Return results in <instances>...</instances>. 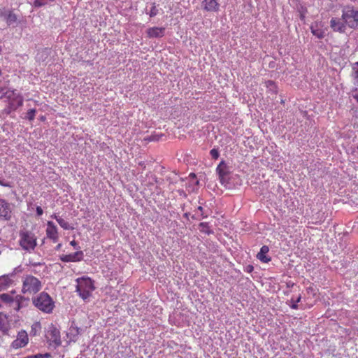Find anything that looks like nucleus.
I'll return each instance as SVG.
<instances>
[{
    "label": "nucleus",
    "instance_id": "obj_1",
    "mask_svg": "<svg viewBox=\"0 0 358 358\" xmlns=\"http://www.w3.org/2000/svg\"><path fill=\"white\" fill-rule=\"evenodd\" d=\"M33 305L40 311L50 314L52 313L55 305L52 297L46 292H42L32 298Z\"/></svg>",
    "mask_w": 358,
    "mask_h": 358
},
{
    "label": "nucleus",
    "instance_id": "obj_2",
    "mask_svg": "<svg viewBox=\"0 0 358 358\" xmlns=\"http://www.w3.org/2000/svg\"><path fill=\"white\" fill-rule=\"evenodd\" d=\"M3 97L7 102V107L6 108L7 113L16 110L23 105V97L15 90L6 91Z\"/></svg>",
    "mask_w": 358,
    "mask_h": 358
},
{
    "label": "nucleus",
    "instance_id": "obj_3",
    "mask_svg": "<svg viewBox=\"0 0 358 358\" xmlns=\"http://www.w3.org/2000/svg\"><path fill=\"white\" fill-rule=\"evenodd\" d=\"M42 288L41 281L31 275H25L22 278V292L24 294H34Z\"/></svg>",
    "mask_w": 358,
    "mask_h": 358
},
{
    "label": "nucleus",
    "instance_id": "obj_4",
    "mask_svg": "<svg viewBox=\"0 0 358 358\" xmlns=\"http://www.w3.org/2000/svg\"><path fill=\"white\" fill-rule=\"evenodd\" d=\"M19 245L26 251H34L37 245V238L35 234L28 230H22L19 233Z\"/></svg>",
    "mask_w": 358,
    "mask_h": 358
},
{
    "label": "nucleus",
    "instance_id": "obj_5",
    "mask_svg": "<svg viewBox=\"0 0 358 358\" xmlns=\"http://www.w3.org/2000/svg\"><path fill=\"white\" fill-rule=\"evenodd\" d=\"M93 281L90 278H81L77 280L76 292L83 299H87L94 290Z\"/></svg>",
    "mask_w": 358,
    "mask_h": 358
},
{
    "label": "nucleus",
    "instance_id": "obj_6",
    "mask_svg": "<svg viewBox=\"0 0 358 358\" xmlns=\"http://www.w3.org/2000/svg\"><path fill=\"white\" fill-rule=\"evenodd\" d=\"M24 297L22 295L4 293L0 295V307L5 305L11 310L18 311L21 308V303Z\"/></svg>",
    "mask_w": 358,
    "mask_h": 358
},
{
    "label": "nucleus",
    "instance_id": "obj_7",
    "mask_svg": "<svg viewBox=\"0 0 358 358\" xmlns=\"http://www.w3.org/2000/svg\"><path fill=\"white\" fill-rule=\"evenodd\" d=\"M342 19L349 27L352 29L358 27V10L353 6H348L343 8Z\"/></svg>",
    "mask_w": 358,
    "mask_h": 358
},
{
    "label": "nucleus",
    "instance_id": "obj_8",
    "mask_svg": "<svg viewBox=\"0 0 358 358\" xmlns=\"http://www.w3.org/2000/svg\"><path fill=\"white\" fill-rule=\"evenodd\" d=\"M46 338L50 344L53 343L59 346L62 343L59 330L55 326L51 325L46 333Z\"/></svg>",
    "mask_w": 358,
    "mask_h": 358
},
{
    "label": "nucleus",
    "instance_id": "obj_9",
    "mask_svg": "<svg viewBox=\"0 0 358 358\" xmlns=\"http://www.w3.org/2000/svg\"><path fill=\"white\" fill-rule=\"evenodd\" d=\"M29 343V336L26 331L21 330L17 333L16 339L11 343V348L19 349L26 346Z\"/></svg>",
    "mask_w": 358,
    "mask_h": 358
},
{
    "label": "nucleus",
    "instance_id": "obj_10",
    "mask_svg": "<svg viewBox=\"0 0 358 358\" xmlns=\"http://www.w3.org/2000/svg\"><path fill=\"white\" fill-rule=\"evenodd\" d=\"M216 172L218 174L220 182L223 184L227 181V178L231 173L230 167L225 161L222 160L216 168Z\"/></svg>",
    "mask_w": 358,
    "mask_h": 358
},
{
    "label": "nucleus",
    "instance_id": "obj_11",
    "mask_svg": "<svg viewBox=\"0 0 358 358\" xmlns=\"http://www.w3.org/2000/svg\"><path fill=\"white\" fill-rule=\"evenodd\" d=\"M11 213L10 204L6 200L0 198V220H9Z\"/></svg>",
    "mask_w": 358,
    "mask_h": 358
},
{
    "label": "nucleus",
    "instance_id": "obj_12",
    "mask_svg": "<svg viewBox=\"0 0 358 358\" xmlns=\"http://www.w3.org/2000/svg\"><path fill=\"white\" fill-rule=\"evenodd\" d=\"M47 238L57 243L59 240L58 230L56 225L52 221H48L45 230Z\"/></svg>",
    "mask_w": 358,
    "mask_h": 358
},
{
    "label": "nucleus",
    "instance_id": "obj_13",
    "mask_svg": "<svg viewBox=\"0 0 358 358\" xmlns=\"http://www.w3.org/2000/svg\"><path fill=\"white\" fill-rule=\"evenodd\" d=\"M83 252L79 250L71 254L62 255L59 257V259L63 262H76L82 261L83 259Z\"/></svg>",
    "mask_w": 358,
    "mask_h": 358
},
{
    "label": "nucleus",
    "instance_id": "obj_14",
    "mask_svg": "<svg viewBox=\"0 0 358 358\" xmlns=\"http://www.w3.org/2000/svg\"><path fill=\"white\" fill-rule=\"evenodd\" d=\"M330 27L336 32L344 33L345 31L346 24L338 17H332L330 20Z\"/></svg>",
    "mask_w": 358,
    "mask_h": 358
},
{
    "label": "nucleus",
    "instance_id": "obj_15",
    "mask_svg": "<svg viewBox=\"0 0 358 358\" xmlns=\"http://www.w3.org/2000/svg\"><path fill=\"white\" fill-rule=\"evenodd\" d=\"M202 8L207 12H218L220 4L217 0H203L201 2Z\"/></svg>",
    "mask_w": 358,
    "mask_h": 358
},
{
    "label": "nucleus",
    "instance_id": "obj_16",
    "mask_svg": "<svg viewBox=\"0 0 358 358\" xmlns=\"http://www.w3.org/2000/svg\"><path fill=\"white\" fill-rule=\"evenodd\" d=\"M165 29L164 27H158L148 28L146 30L147 36L150 38L163 37L165 34Z\"/></svg>",
    "mask_w": 358,
    "mask_h": 358
},
{
    "label": "nucleus",
    "instance_id": "obj_17",
    "mask_svg": "<svg viewBox=\"0 0 358 358\" xmlns=\"http://www.w3.org/2000/svg\"><path fill=\"white\" fill-rule=\"evenodd\" d=\"M13 273L0 276V292L8 289L13 284Z\"/></svg>",
    "mask_w": 358,
    "mask_h": 358
},
{
    "label": "nucleus",
    "instance_id": "obj_18",
    "mask_svg": "<svg viewBox=\"0 0 358 358\" xmlns=\"http://www.w3.org/2000/svg\"><path fill=\"white\" fill-rule=\"evenodd\" d=\"M269 251V248L267 245H263L260 251L257 255V257L263 263H268L271 261V258L266 255Z\"/></svg>",
    "mask_w": 358,
    "mask_h": 358
},
{
    "label": "nucleus",
    "instance_id": "obj_19",
    "mask_svg": "<svg viewBox=\"0 0 358 358\" xmlns=\"http://www.w3.org/2000/svg\"><path fill=\"white\" fill-rule=\"evenodd\" d=\"M311 33L317 38H323L325 36V30L322 29L317 23L310 26Z\"/></svg>",
    "mask_w": 358,
    "mask_h": 358
},
{
    "label": "nucleus",
    "instance_id": "obj_20",
    "mask_svg": "<svg viewBox=\"0 0 358 358\" xmlns=\"http://www.w3.org/2000/svg\"><path fill=\"white\" fill-rule=\"evenodd\" d=\"M265 87L267 88V92L276 95L278 94V87L275 83L273 80H266L264 83Z\"/></svg>",
    "mask_w": 358,
    "mask_h": 358
},
{
    "label": "nucleus",
    "instance_id": "obj_21",
    "mask_svg": "<svg viewBox=\"0 0 358 358\" xmlns=\"http://www.w3.org/2000/svg\"><path fill=\"white\" fill-rule=\"evenodd\" d=\"M52 217L55 219L58 224L60 225L61 227H62L64 229L68 230V229H73V227H71L69 222H66L65 220L59 216L56 215L55 214L52 215Z\"/></svg>",
    "mask_w": 358,
    "mask_h": 358
},
{
    "label": "nucleus",
    "instance_id": "obj_22",
    "mask_svg": "<svg viewBox=\"0 0 358 358\" xmlns=\"http://www.w3.org/2000/svg\"><path fill=\"white\" fill-rule=\"evenodd\" d=\"M301 299V296L299 294L296 299H294L293 297L287 302V304L289 306V307L292 309L297 310L299 309L298 303L300 302Z\"/></svg>",
    "mask_w": 358,
    "mask_h": 358
},
{
    "label": "nucleus",
    "instance_id": "obj_23",
    "mask_svg": "<svg viewBox=\"0 0 358 358\" xmlns=\"http://www.w3.org/2000/svg\"><path fill=\"white\" fill-rule=\"evenodd\" d=\"M6 22L8 25H10L15 23L17 21V17L15 14L12 12H9V13L6 16Z\"/></svg>",
    "mask_w": 358,
    "mask_h": 358
},
{
    "label": "nucleus",
    "instance_id": "obj_24",
    "mask_svg": "<svg viewBox=\"0 0 358 358\" xmlns=\"http://www.w3.org/2000/svg\"><path fill=\"white\" fill-rule=\"evenodd\" d=\"M352 76L356 83L358 85V62L352 66Z\"/></svg>",
    "mask_w": 358,
    "mask_h": 358
},
{
    "label": "nucleus",
    "instance_id": "obj_25",
    "mask_svg": "<svg viewBox=\"0 0 358 358\" xmlns=\"http://www.w3.org/2000/svg\"><path fill=\"white\" fill-rule=\"evenodd\" d=\"M200 231L201 232L206 233V234H210V231L209 229L208 223L207 222H201L199 224Z\"/></svg>",
    "mask_w": 358,
    "mask_h": 358
},
{
    "label": "nucleus",
    "instance_id": "obj_26",
    "mask_svg": "<svg viewBox=\"0 0 358 358\" xmlns=\"http://www.w3.org/2000/svg\"><path fill=\"white\" fill-rule=\"evenodd\" d=\"M36 113V109H29L27 113L26 118L29 121L34 120L35 118Z\"/></svg>",
    "mask_w": 358,
    "mask_h": 358
},
{
    "label": "nucleus",
    "instance_id": "obj_27",
    "mask_svg": "<svg viewBox=\"0 0 358 358\" xmlns=\"http://www.w3.org/2000/svg\"><path fill=\"white\" fill-rule=\"evenodd\" d=\"M51 355L50 353H45V354H36L35 355H30L27 356L25 358H50Z\"/></svg>",
    "mask_w": 358,
    "mask_h": 358
},
{
    "label": "nucleus",
    "instance_id": "obj_28",
    "mask_svg": "<svg viewBox=\"0 0 358 358\" xmlns=\"http://www.w3.org/2000/svg\"><path fill=\"white\" fill-rule=\"evenodd\" d=\"M306 291H307L308 294H309V295H311L313 296H315L317 295V289L313 285L308 287L306 289Z\"/></svg>",
    "mask_w": 358,
    "mask_h": 358
},
{
    "label": "nucleus",
    "instance_id": "obj_29",
    "mask_svg": "<svg viewBox=\"0 0 358 358\" xmlns=\"http://www.w3.org/2000/svg\"><path fill=\"white\" fill-rule=\"evenodd\" d=\"M158 13V9L157 8L156 3H153L152 6L150 10L149 15L150 17H155Z\"/></svg>",
    "mask_w": 358,
    "mask_h": 358
},
{
    "label": "nucleus",
    "instance_id": "obj_30",
    "mask_svg": "<svg viewBox=\"0 0 358 358\" xmlns=\"http://www.w3.org/2000/svg\"><path fill=\"white\" fill-rule=\"evenodd\" d=\"M210 156L212 157V158L214 159H217L220 156L218 150L215 149V148L212 149L210 151Z\"/></svg>",
    "mask_w": 358,
    "mask_h": 358
},
{
    "label": "nucleus",
    "instance_id": "obj_31",
    "mask_svg": "<svg viewBox=\"0 0 358 358\" xmlns=\"http://www.w3.org/2000/svg\"><path fill=\"white\" fill-rule=\"evenodd\" d=\"M48 3L47 0H35L34 4L36 7H41Z\"/></svg>",
    "mask_w": 358,
    "mask_h": 358
},
{
    "label": "nucleus",
    "instance_id": "obj_32",
    "mask_svg": "<svg viewBox=\"0 0 358 358\" xmlns=\"http://www.w3.org/2000/svg\"><path fill=\"white\" fill-rule=\"evenodd\" d=\"M41 329V324L39 322H35L32 326H31V331H34V335L36 334V332L38 329Z\"/></svg>",
    "mask_w": 358,
    "mask_h": 358
},
{
    "label": "nucleus",
    "instance_id": "obj_33",
    "mask_svg": "<svg viewBox=\"0 0 358 358\" xmlns=\"http://www.w3.org/2000/svg\"><path fill=\"white\" fill-rule=\"evenodd\" d=\"M0 185H1L3 187H11V185H10L9 182H7L5 180H1V179H0Z\"/></svg>",
    "mask_w": 358,
    "mask_h": 358
},
{
    "label": "nucleus",
    "instance_id": "obj_34",
    "mask_svg": "<svg viewBox=\"0 0 358 358\" xmlns=\"http://www.w3.org/2000/svg\"><path fill=\"white\" fill-rule=\"evenodd\" d=\"M36 211L37 215H38V216H41L43 214V210L41 206H37Z\"/></svg>",
    "mask_w": 358,
    "mask_h": 358
},
{
    "label": "nucleus",
    "instance_id": "obj_35",
    "mask_svg": "<svg viewBox=\"0 0 358 358\" xmlns=\"http://www.w3.org/2000/svg\"><path fill=\"white\" fill-rule=\"evenodd\" d=\"M189 177H192L193 179L195 180L194 183H195L196 185H197L199 184V180H196V175L194 173H191L189 174Z\"/></svg>",
    "mask_w": 358,
    "mask_h": 358
},
{
    "label": "nucleus",
    "instance_id": "obj_36",
    "mask_svg": "<svg viewBox=\"0 0 358 358\" xmlns=\"http://www.w3.org/2000/svg\"><path fill=\"white\" fill-rule=\"evenodd\" d=\"M70 245H72L74 248H78V243L76 241L73 240L70 242Z\"/></svg>",
    "mask_w": 358,
    "mask_h": 358
},
{
    "label": "nucleus",
    "instance_id": "obj_37",
    "mask_svg": "<svg viewBox=\"0 0 358 358\" xmlns=\"http://www.w3.org/2000/svg\"><path fill=\"white\" fill-rule=\"evenodd\" d=\"M253 270V266L251 265H248L246 268V271L250 273Z\"/></svg>",
    "mask_w": 358,
    "mask_h": 358
},
{
    "label": "nucleus",
    "instance_id": "obj_38",
    "mask_svg": "<svg viewBox=\"0 0 358 358\" xmlns=\"http://www.w3.org/2000/svg\"><path fill=\"white\" fill-rule=\"evenodd\" d=\"M61 247H62V244H61V243H59V244L56 246V248H55L56 250H59L61 248Z\"/></svg>",
    "mask_w": 358,
    "mask_h": 358
},
{
    "label": "nucleus",
    "instance_id": "obj_39",
    "mask_svg": "<svg viewBox=\"0 0 358 358\" xmlns=\"http://www.w3.org/2000/svg\"><path fill=\"white\" fill-rule=\"evenodd\" d=\"M188 216H189V213H185L184 214V217H185L186 218H188Z\"/></svg>",
    "mask_w": 358,
    "mask_h": 358
},
{
    "label": "nucleus",
    "instance_id": "obj_40",
    "mask_svg": "<svg viewBox=\"0 0 358 358\" xmlns=\"http://www.w3.org/2000/svg\"><path fill=\"white\" fill-rule=\"evenodd\" d=\"M198 210H200V211H202L203 210V208L201 206H199L198 207Z\"/></svg>",
    "mask_w": 358,
    "mask_h": 358
},
{
    "label": "nucleus",
    "instance_id": "obj_41",
    "mask_svg": "<svg viewBox=\"0 0 358 358\" xmlns=\"http://www.w3.org/2000/svg\"><path fill=\"white\" fill-rule=\"evenodd\" d=\"M3 91V87L2 86L0 85V93Z\"/></svg>",
    "mask_w": 358,
    "mask_h": 358
},
{
    "label": "nucleus",
    "instance_id": "obj_42",
    "mask_svg": "<svg viewBox=\"0 0 358 358\" xmlns=\"http://www.w3.org/2000/svg\"><path fill=\"white\" fill-rule=\"evenodd\" d=\"M357 149H358V145H357Z\"/></svg>",
    "mask_w": 358,
    "mask_h": 358
},
{
    "label": "nucleus",
    "instance_id": "obj_43",
    "mask_svg": "<svg viewBox=\"0 0 358 358\" xmlns=\"http://www.w3.org/2000/svg\"><path fill=\"white\" fill-rule=\"evenodd\" d=\"M357 101H358V99H357Z\"/></svg>",
    "mask_w": 358,
    "mask_h": 358
}]
</instances>
